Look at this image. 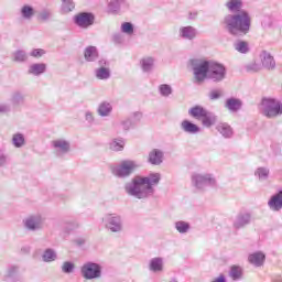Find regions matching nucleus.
I'll return each instance as SVG.
<instances>
[{
	"instance_id": "obj_1",
	"label": "nucleus",
	"mask_w": 282,
	"mask_h": 282,
	"mask_svg": "<svg viewBox=\"0 0 282 282\" xmlns=\"http://www.w3.org/2000/svg\"><path fill=\"white\" fill-rule=\"evenodd\" d=\"M226 7L231 13L224 18L223 24L229 34H234V36L248 34L251 26V18L248 11H241L243 7L242 0H229Z\"/></svg>"
},
{
	"instance_id": "obj_2",
	"label": "nucleus",
	"mask_w": 282,
	"mask_h": 282,
	"mask_svg": "<svg viewBox=\"0 0 282 282\" xmlns=\"http://www.w3.org/2000/svg\"><path fill=\"white\" fill-rule=\"evenodd\" d=\"M161 182L160 173H152L148 177H134V180L126 185V192L137 199H147L154 195V186Z\"/></svg>"
},
{
	"instance_id": "obj_3",
	"label": "nucleus",
	"mask_w": 282,
	"mask_h": 282,
	"mask_svg": "<svg viewBox=\"0 0 282 282\" xmlns=\"http://www.w3.org/2000/svg\"><path fill=\"white\" fill-rule=\"evenodd\" d=\"M259 109L267 118H275L282 113V102L275 98H262Z\"/></svg>"
},
{
	"instance_id": "obj_4",
	"label": "nucleus",
	"mask_w": 282,
	"mask_h": 282,
	"mask_svg": "<svg viewBox=\"0 0 282 282\" xmlns=\"http://www.w3.org/2000/svg\"><path fill=\"white\" fill-rule=\"evenodd\" d=\"M192 66L197 83H203L206 78H209V61L204 58H193Z\"/></svg>"
},
{
	"instance_id": "obj_5",
	"label": "nucleus",
	"mask_w": 282,
	"mask_h": 282,
	"mask_svg": "<svg viewBox=\"0 0 282 282\" xmlns=\"http://www.w3.org/2000/svg\"><path fill=\"white\" fill-rule=\"evenodd\" d=\"M23 226L29 232H36L43 230L45 226V218L41 215H31L23 220Z\"/></svg>"
},
{
	"instance_id": "obj_6",
	"label": "nucleus",
	"mask_w": 282,
	"mask_h": 282,
	"mask_svg": "<svg viewBox=\"0 0 282 282\" xmlns=\"http://www.w3.org/2000/svg\"><path fill=\"white\" fill-rule=\"evenodd\" d=\"M226 67L221 63L209 61L208 78L215 82L224 80L226 78Z\"/></svg>"
},
{
	"instance_id": "obj_7",
	"label": "nucleus",
	"mask_w": 282,
	"mask_h": 282,
	"mask_svg": "<svg viewBox=\"0 0 282 282\" xmlns=\"http://www.w3.org/2000/svg\"><path fill=\"white\" fill-rule=\"evenodd\" d=\"M192 184L202 191V188H206V186H216L217 182L214 177V175L206 174L202 175L199 173H195L192 175Z\"/></svg>"
},
{
	"instance_id": "obj_8",
	"label": "nucleus",
	"mask_w": 282,
	"mask_h": 282,
	"mask_svg": "<svg viewBox=\"0 0 282 282\" xmlns=\"http://www.w3.org/2000/svg\"><path fill=\"white\" fill-rule=\"evenodd\" d=\"M82 276L91 281L93 279H100L102 271L98 263L87 262L82 267Z\"/></svg>"
},
{
	"instance_id": "obj_9",
	"label": "nucleus",
	"mask_w": 282,
	"mask_h": 282,
	"mask_svg": "<svg viewBox=\"0 0 282 282\" xmlns=\"http://www.w3.org/2000/svg\"><path fill=\"white\" fill-rule=\"evenodd\" d=\"M73 21L75 25H77V28H80L82 30H87V28H91V25H94L96 17L91 12H80L74 17Z\"/></svg>"
},
{
	"instance_id": "obj_10",
	"label": "nucleus",
	"mask_w": 282,
	"mask_h": 282,
	"mask_svg": "<svg viewBox=\"0 0 282 282\" xmlns=\"http://www.w3.org/2000/svg\"><path fill=\"white\" fill-rule=\"evenodd\" d=\"M137 167L135 162L126 161L120 164L117 169H112V173L118 177H127Z\"/></svg>"
},
{
	"instance_id": "obj_11",
	"label": "nucleus",
	"mask_w": 282,
	"mask_h": 282,
	"mask_svg": "<svg viewBox=\"0 0 282 282\" xmlns=\"http://www.w3.org/2000/svg\"><path fill=\"white\" fill-rule=\"evenodd\" d=\"M52 147L56 152V155H66L72 149V143L65 139H56L52 141Z\"/></svg>"
},
{
	"instance_id": "obj_12",
	"label": "nucleus",
	"mask_w": 282,
	"mask_h": 282,
	"mask_svg": "<svg viewBox=\"0 0 282 282\" xmlns=\"http://www.w3.org/2000/svg\"><path fill=\"white\" fill-rule=\"evenodd\" d=\"M252 220V214L250 212H239L234 220V227L236 229H241L249 225Z\"/></svg>"
},
{
	"instance_id": "obj_13",
	"label": "nucleus",
	"mask_w": 282,
	"mask_h": 282,
	"mask_svg": "<svg viewBox=\"0 0 282 282\" xmlns=\"http://www.w3.org/2000/svg\"><path fill=\"white\" fill-rule=\"evenodd\" d=\"M260 61L262 66L267 67V69H274L276 65L274 56H272V54L267 50H262V52H260Z\"/></svg>"
},
{
	"instance_id": "obj_14",
	"label": "nucleus",
	"mask_w": 282,
	"mask_h": 282,
	"mask_svg": "<svg viewBox=\"0 0 282 282\" xmlns=\"http://www.w3.org/2000/svg\"><path fill=\"white\" fill-rule=\"evenodd\" d=\"M122 227L121 216H118L117 214H108V228L111 231H121Z\"/></svg>"
},
{
	"instance_id": "obj_15",
	"label": "nucleus",
	"mask_w": 282,
	"mask_h": 282,
	"mask_svg": "<svg viewBox=\"0 0 282 282\" xmlns=\"http://www.w3.org/2000/svg\"><path fill=\"white\" fill-rule=\"evenodd\" d=\"M268 205L273 212H280L282 209V189L269 198Z\"/></svg>"
},
{
	"instance_id": "obj_16",
	"label": "nucleus",
	"mask_w": 282,
	"mask_h": 282,
	"mask_svg": "<svg viewBox=\"0 0 282 282\" xmlns=\"http://www.w3.org/2000/svg\"><path fill=\"white\" fill-rule=\"evenodd\" d=\"M98 48L96 46H87L84 50V58L86 63H96V59L99 58Z\"/></svg>"
},
{
	"instance_id": "obj_17",
	"label": "nucleus",
	"mask_w": 282,
	"mask_h": 282,
	"mask_svg": "<svg viewBox=\"0 0 282 282\" xmlns=\"http://www.w3.org/2000/svg\"><path fill=\"white\" fill-rule=\"evenodd\" d=\"M242 100L240 98H227L226 102H225V107L231 111V112H237L242 108Z\"/></svg>"
},
{
	"instance_id": "obj_18",
	"label": "nucleus",
	"mask_w": 282,
	"mask_h": 282,
	"mask_svg": "<svg viewBox=\"0 0 282 282\" xmlns=\"http://www.w3.org/2000/svg\"><path fill=\"white\" fill-rule=\"evenodd\" d=\"M163 160H164V153L159 149H153V151L149 153V162L154 166H159L160 164H162Z\"/></svg>"
},
{
	"instance_id": "obj_19",
	"label": "nucleus",
	"mask_w": 282,
	"mask_h": 282,
	"mask_svg": "<svg viewBox=\"0 0 282 282\" xmlns=\"http://www.w3.org/2000/svg\"><path fill=\"white\" fill-rule=\"evenodd\" d=\"M248 260L250 264H253L254 267H262L265 261V253L262 251H254V253L249 254Z\"/></svg>"
},
{
	"instance_id": "obj_20",
	"label": "nucleus",
	"mask_w": 282,
	"mask_h": 282,
	"mask_svg": "<svg viewBox=\"0 0 282 282\" xmlns=\"http://www.w3.org/2000/svg\"><path fill=\"white\" fill-rule=\"evenodd\" d=\"M181 129H183L185 133L189 134H196L200 131V127H198V124H195L194 122H191V120H183L181 122Z\"/></svg>"
},
{
	"instance_id": "obj_21",
	"label": "nucleus",
	"mask_w": 282,
	"mask_h": 282,
	"mask_svg": "<svg viewBox=\"0 0 282 282\" xmlns=\"http://www.w3.org/2000/svg\"><path fill=\"white\" fill-rule=\"evenodd\" d=\"M99 67L95 70V76L98 80H106L107 78V59L98 62Z\"/></svg>"
},
{
	"instance_id": "obj_22",
	"label": "nucleus",
	"mask_w": 282,
	"mask_h": 282,
	"mask_svg": "<svg viewBox=\"0 0 282 282\" xmlns=\"http://www.w3.org/2000/svg\"><path fill=\"white\" fill-rule=\"evenodd\" d=\"M216 130L224 137V138H232L234 131L232 127L228 124V122H220L216 126Z\"/></svg>"
},
{
	"instance_id": "obj_23",
	"label": "nucleus",
	"mask_w": 282,
	"mask_h": 282,
	"mask_svg": "<svg viewBox=\"0 0 282 282\" xmlns=\"http://www.w3.org/2000/svg\"><path fill=\"white\" fill-rule=\"evenodd\" d=\"M198 31L197 29H194V26H183L180 29V35L182 39H188V41H192V39H195L197 36Z\"/></svg>"
},
{
	"instance_id": "obj_24",
	"label": "nucleus",
	"mask_w": 282,
	"mask_h": 282,
	"mask_svg": "<svg viewBox=\"0 0 282 282\" xmlns=\"http://www.w3.org/2000/svg\"><path fill=\"white\" fill-rule=\"evenodd\" d=\"M149 269H150V271H153L154 273L163 271V269H164L163 258H152L149 262Z\"/></svg>"
},
{
	"instance_id": "obj_25",
	"label": "nucleus",
	"mask_w": 282,
	"mask_h": 282,
	"mask_svg": "<svg viewBox=\"0 0 282 282\" xmlns=\"http://www.w3.org/2000/svg\"><path fill=\"white\" fill-rule=\"evenodd\" d=\"M217 122V116L204 108L203 124L204 127H213Z\"/></svg>"
},
{
	"instance_id": "obj_26",
	"label": "nucleus",
	"mask_w": 282,
	"mask_h": 282,
	"mask_svg": "<svg viewBox=\"0 0 282 282\" xmlns=\"http://www.w3.org/2000/svg\"><path fill=\"white\" fill-rule=\"evenodd\" d=\"M46 69L47 65L43 63H35L29 67V74H32L33 76H41V74H45Z\"/></svg>"
},
{
	"instance_id": "obj_27",
	"label": "nucleus",
	"mask_w": 282,
	"mask_h": 282,
	"mask_svg": "<svg viewBox=\"0 0 282 282\" xmlns=\"http://www.w3.org/2000/svg\"><path fill=\"white\" fill-rule=\"evenodd\" d=\"M254 177L259 180V182H267L270 177V169L265 166H260L254 171Z\"/></svg>"
},
{
	"instance_id": "obj_28",
	"label": "nucleus",
	"mask_w": 282,
	"mask_h": 282,
	"mask_svg": "<svg viewBox=\"0 0 282 282\" xmlns=\"http://www.w3.org/2000/svg\"><path fill=\"white\" fill-rule=\"evenodd\" d=\"M19 265L11 264L7 269V279H12L14 282L21 281V275L19 274Z\"/></svg>"
},
{
	"instance_id": "obj_29",
	"label": "nucleus",
	"mask_w": 282,
	"mask_h": 282,
	"mask_svg": "<svg viewBox=\"0 0 282 282\" xmlns=\"http://www.w3.org/2000/svg\"><path fill=\"white\" fill-rule=\"evenodd\" d=\"M204 107H202V105H196L195 107H192L188 110L189 116H192V118H196L197 120H204Z\"/></svg>"
},
{
	"instance_id": "obj_30",
	"label": "nucleus",
	"mask_w": 282,
	"mask_h": 282,
	"mask_svg": "<svg viewBox=\"0 0 282 282\" xmlns=\"http://www.w3.org/2000/svg\"><path fill=\"white\" fill-rule=\"evenodd\" d=\"M58 256L54 249H46L42 256V259L45 263H52V261H56Z\"/></svg>"
},
{
	"instance_id": "obj_31",
	"label": "nucleus",
	"mask_w": 282,
	"mask_h": 282,
	"mask_svg": "<svg viewBox=\"0 0 282 282\" xmlns=\"http://www.w3.org/2000/svg\"><path fill=\"white\" fill-rule=\"evenodd\" d=\"M175 229L180 234H187L191 229V223H187L186 220H176Z\"/></svg>"
},
{
	"instance_id": "obj_32",
	"label": "nucleus",
	"mask_w": 282,
	"mask_h": 282,
	"mask_svg": "<svg viewBox=\"0 0 282 282\" xmlns=\"http://www.w3.org/2000/svg\"><path fill=\"white\" fill-rule=\"evenodd\" d=\"M12 144L13 147H15V149H21L22 147H25V137L21 133L13 134Z\"/></svg>"
},
{
	"instance_id": "obj_33",
	"label": "nucleus",
	"mask_w": 282,
	"mask_h": 282,
	"mask_svg": "<svg viewBox=\"0 0 282 282\" xmlns=\"http://www.w3.org/2000/svg\"><path fill=\"white\" fill-rule=\"evenodd\" d=\"M154 65V58L152 56H145L141 59V67L143 72H150V69H153Z\"/></svg>"
},
{
	"instance_id": "obj_34",
	"label": "nucleus",
	"mask_w": 282,
	"mask_h": 282,
	"mask_svg": "<svg viewBox=\"0 0 282 282\" xmlns=\"http://www.w3.org/2000/svg\"><path fill=\"white\" fill-rule=\"evenodd\" d=\"M229 275L230 278H232V280H241L243 275L242 267H237V265L231 267Z\"/></svg>"
},
{
	"instance_id": "obj_35",
	"label": "nucleus",
	"mask_w": 282,
	"mask_h": 282,
	"mask_svg": "<svg viewBox=\"0 0 282 282\" xmlns=\"http://www.w3.org/2000/svg\"><path fill=\"white\" fill-rule=\"evenodd\" d=\"M123 2L124 0H110L108 11H110V13H118Z\"/></svg>"
},
{
	"instance_id": "obj_36",
	"label": "nucleus",
	"mask_w": 282,
	"mask_h": 282,
	"mask_svg": "<svg viewBox=\"0 0 282 282\" xmlns=\"http://www.w3.org/2000/svg\"><path fill=\"white\" fill-rule=\"evenodd\" d=\"M13 61L15 63H24V61H28V53L23 50H18L13 53Z\"/></svg>"
},
{
	"instance_id": "obj_37",
	"label": "nucleus",
	"mask_w": 282,
	"mask_h": 282,
	"mask_svg": "<svg viewBox=\"0 0 282 282\" xmlns=\"http://www.w3.org/2000/svg\"><path fill=\"white\" fill-rule=\"evenodd\" d=\"M124 147H126V142L122 139L112 140V142H110L111 151H123Z\"/></svg>"
},
{
	"instance_id": "obj_38",
	"label": "nucleus",
	"mask_w": 282,
	"mask_h": 282,
	"mask_svg": "<svg viewBox=\"0 0 282 282\" xmlns=\"http://www.w3.org/2000/svg\"><path fill=\"white\" fill-rule=\"evenodd\" d=\"M21 14L23 19H26L30 21V19H32V17H34V8L30 7V6H24L21 9Z\"/></svg>"
},
{
	"instance_id": "obj_39",
	"label": "nucleus",
	"mask_w": 282,
	"mask_h": 282,
	"mask_svg": "<svg viewBox=\"0 0 282 282\" xmlns=\"http://www.w3.org/2000/svg\"><path fill=\"white\" fill-rule=\"evenodd\" d=\"M61 1H62V12L67 14L72 12V10H74L75 8L74 1L72 0H61Z\"/></svg>"
},
{
	"instance_id": "obj_40",
	"label": "nucleus",
	"mask_w": 282,
	"mask_h": 282,
	"mask_svg": "<svg viewBox=\"0 0 282 282\" xmlns=\"http://www.w3.org/2000/svg\"><path fill=\"white\" fill-rule=\"evenodd\" d=\"M235 47L238 52H241L242 54H246L250 50L248 42H236Z\"/></svg>"
},
{
	"instance_id": "obj_41",
	"label": "nucleus",
	"mask_w": 282,
	"mask_h": 282,
	"mask_svg": "<svg viewBox=\"0 0 282 282\" xmlns=\"http://www.w3.org/2000/svg\"><path fill=\"white\" fill-rule=\"evenodd\" d=\"M74 268V262L66 261L62 264V272H64V274H72Z\"/></svg>"
},
{
	"instance_id": "obj_42",
	"label": "nucleus",
	"mask_w": 282,
	"mask_h": 282,
	"mask_svg": "<svg viewBox=\"0 0 282 282\" xmlns=\"http://www.w3.org/2000/svg\"><path fill=\"white\" fill-rule=\"evenodd\" d=\"M210 100H218L224 96V89H212L208 94Z\"/></svg>"
},
{
	"instance_id": "obj_43",
	"label": "nucleus",
	"mask_w": 282,
	"mask_h": 282,
	"mask_svg": "<svg viewBox=\"0 0 282 282\" xmlns=\"http://www.w3.org/2000/svg\"><path fill=\"white\" fill-rule=\"evenodd\" d=\"M159 91L162 96H170V94H172L173 89H172L171 85L163 84V85L159 86Z\"/></svg>"
},
{
	"instance_id": "obj_44",
	"label": "nucleus",
	"mask_w": 282,
	"mask_h": 282,
	"mask_svg": "<svg viewBox=\"0 0 282 282\" xmlns=\"http://www.w3.org/2000/svg\"><path fill=\"white\" fill-rule=\"evenodd\" d=\"M51 18H52L51 10H42L37 15L39 21H50Z\"/></svg>"
},
{
	"instance_id": "obj_45",
	"label": "nucleus",
	"mask_w": 282,
	"mask_h": 282,
	"mask_svg": "<svg viewBox=\"0 0 282 282\" xmlns=\"http://www.w3.org/2000/svg\"><path fill=\"white\" fill-rule=\"evenodd\" d=\"M121 31L124 32V34H133L134 26L131 24V22H124L121 24Z\"/></svg>"
},
{
	"instance_id": "obj_46",
	"label": "nucleus",
	"mask_w": 282,
	"mask_h": 282,
	"mask_svg": "<svg viewBox=\"0 0 282 282\" xmlns=\"http://www.w3.org/2000/svg\"><path fill=\"white\" fill-rule=\"evenodd\" d=\"M246 69L247 72H260V69H262V65L260 63H248V65H246Z\"/></svg>"
},
{
	"instance_id": "obj_47",
	"label": "nucleus",
	"mask_w": 282,
	"mask_h": 282,
	"mask_svg": "<svg viewBox=\"0 0 282 282\" xmlns=\"http://www.w3.org/2000/svg\"><path fill=\"white\" fill-rule=\"evenodd\" d=\"M97 113L98 116H101V118H105L107 116V101H102L97 107Z\"/></svg>"
},
{
	"instance_id": "obj_48",
	"label": "nucleus",
	"mask_w": 282,
	"mask_h": 282,
	"mask_svg": "<svg viewBox=\"0 0 282 282\" xmlns=\"http://www.w3.org/2000/svg\"><path fill=\"white\" fill-rule=\"evenodd\" d=\"M142 111H135L132 116H131V122H132V127H134V124H138V122H140V120H142Z\"/></svg>"
},
{
	"instance_id": "obj_49",
	"label": "nucleus",
	"mask_w": 282,
	"mask_h": 282,
	"mask_svg": "<svg viewBox=\"0 0 282 282\" xmlns=\"http://www.w3.org/2000/svg\"><path fill=\"white\" fill-rule=\"evenodd\" d=\"M11 100L13 105H21V102H23V95H21V93H15L13 94Z\"/></svg>"
},
{
	"instance_id": "obj_50",
	"label": "nucleus",
	"mask_w": 282,
	"mask_h": 282,
	"mask_svg": "<svg viewBox=\"0 0 282 282\" xmlns=\"http://www.w3.org/2000/svg\"><path fill=\"white\" fill-rule=\"evenodd\" d=\"M132 117L131 118H128L127 120H122L121 122V128L124 129V131H128L129 129H131L132 127Z\"/></svg>"
},
{
	"instance_id": "obj_51",
	"label": "nucleus",
	"mask_w": 282,
	"mask_h": 282,
	"mask_svg": "<svg viewBox=\"0 0 282 282\" xmlns=\"http://www.w3.org/2000/svg\"><path fill=\"white\" fill-rule=\"evenodd\" d=\"M43 54H45V51L43 48H34L31 52V56H33V58H41V56H43Z\"/></svg>"
},
{
	"instance_id": "obj_52",
	"label": "nucleus",
	"mask_w": 282,
	"mask_h": 282,
	"mask_svg": "<svg viewBox=\"0 0 282 282\" xmlns=\"http://www.w3.org/2000/svg\"><path fill=\"white\" fill-rule=\"evenodd\" d=\"M85 120L87 121V123L88 124H94V121L96 120L95 118H94V112H91V111H86L85 112Z\"/></svg>"
},
{
	"instance_id": "obj_53",
	"label": "nucleus",
	"mask_w": 282,
	"mask_h": 282,
	"mask_svg": "<svg viewBox=\"0 0 282 282\" xmlns=\"http://www.w3.org/2000/svg\"><path fill=\"white\" fill-rule=\"evenodd\" d=\"M8 164V155L3 150H0V166H6Z\"/></svg>"
},
{
	"instance_id": "obj_54",
	"label": "nucleus",
	"mask_w": 282,
	"mask_h": 282,
	"mask_svg": "<svg viewBox=\"0 0 282 282\" xmlns=\"http://www.w3.org/2000/svg\"><path fill=\"white\" fill-rule=\"evenodd\" d=\"M10 111V106L7 104L0 105V113H9Z\"/></svg>"
},
{
	"instance_id": "obj_55",
	"label": "nucleus",
	"mask_w": 282,
	"mask_h": 282,
	"mask_svg": "<svg viewBox=\"0 0 282 282\" xmlns=\"http://www.w3.org/2000/svg\"><path fill=\"white\" fill-rule=\"evenodd\" d=\"M213 282H226L225 275H219V278H216Z\"/></svg>"
},
{
	"instance_id": "obj_56",
	"label": "nucleus",
	"mask_w": 282,
	"mask_h": 282,
	"mask_svg": "<svg viewBox=\"0 0 282 282\" xmlns=\"http://www.w3.org/2000/svg\"><path fill=\"white\" fill-rule=\"evenodd\" d=\"M112 110V107H110L109 102H108V115H109V111Z\"/></svg>"
},
{
	"instance_id": "obj_57",
	"label": "nucleus",
	"mask_w": 282,
	"mask_h": 282,
	"mask_svg": "<svg viewBox=\"0 0 282 282\" xmlns=\"http://www.w3.org/2000/svg\"><path fill=\"white\" fill-rule=\"evenodd\" d=\"M108 78H109V69H108Z\"/></svg>"
}]
</instances>
